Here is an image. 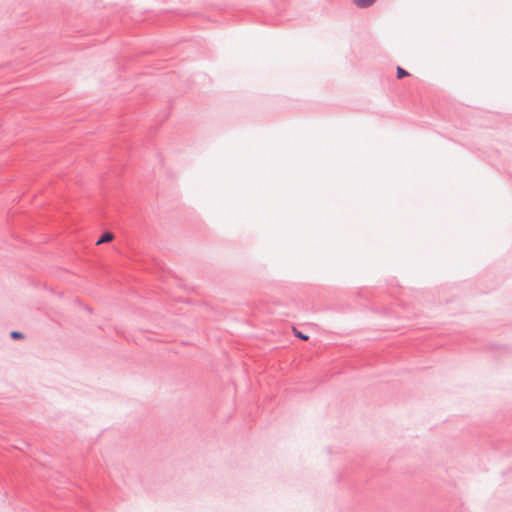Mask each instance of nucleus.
<instances>
[{
    "label": "nucleus",
    "mask_w": 512,
    "mask_h": 512,
    "mask_svg": "<svg viewBox=\"0 0 512 512\" xmlns=\"http://www.w3.org/2000/svg\"><path fill=\"white\" fill-rule=\"evenodd\" d=\"M76 309H77V312L74 314L75 317L91 318V317L95 316L93 310L89 306L83 305L81 303H78L76 305Z\"/></svg>",
    "instance_id": "obj_1"
},
{
    "label": "nucleus",
    "mask_w": 512,
    "mask_h": 512,
    "mask_svg": "<svg viewBox=\"0 0 512 512\" xmlns=\"http://www.w3.org/2000/svg\"><path fill=\"white\" fill-rule=\"evenodd\" d=\"M10 336L11 338L13 339H21L23 337L22 333L18 332V331H12L10 333Z\"/></svg>",
    "instance_id": "obj_6"
},
{
    "label": "nucleus",
    "mask_w": 512,
    "mask_h": 512,
    "mask_svg": "<svg viewBox=\"0 0 512 512\" xmlns=\"http://www.w3.org/2000/svg\"><path fill=\"white\" fill-rule=\"evenodd\" d=\"M396 71H397V78L398 79H401L403 77H406L409 75V73L407 71H405L402 67L398 66L396 68Z\"/></svg>",
    "instance_id": "obj_5"
},
{
    "label": "nucleus",
    "mask_w": 512,
    "mask_h": 512,
    "mask_svg": "<svg viewBox=\"0 0 512 512\" xmlns=\"http://www.w3.org/2000/svg\"><path fill=\"white\" fill-rule=\"evenodd\" d=\"M292 330L296 337L300 338L301 340H307L309 337L308 335L302 333L301 331L297 330V328L292 327Z\"/></svg>",
    "instance_id": "obj_4"
},
{
    "label": "nucleus",
    "mask_w": 512,
    "mask_h": 512,
    "mask_svg": "<svg viewBox=\"0 0 512 512\" xmlns=\"http://www.w3.org/2000/svg\"><path fill=\"white\" fill-rule=\"evenodd\" d=\"M353 3L361 8L371 6L373 3L376 2V0H352Z\"/></svg>",
    "instance_id": "obj_3"
},
{
    "label": "nucleus",
    "mask_w": 512,
    "mask_h": 512,
    "mask_svg": "<svg viewBox=\"0 0 512 512\" xmlns=\"http://www.w3.org/2000/svg\"><path fill=\"white\" fill-rule=\"evenodd\" d=\"M114 239V235L111 232H106L102 235V237L96 242L97 245L111 242Z\"/></svg>",
    "instance_id": "obj_2"
}]
</instances>
